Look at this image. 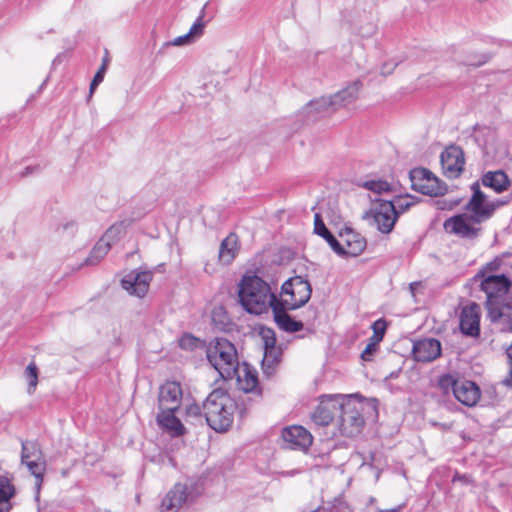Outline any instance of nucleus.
<instances>
[{
    "label": "nucleus",
    "instance_id": "f257e3e1",
    "mask_svg": "<svg viewBox=\"0 0 512 512\" xmlns=\"http://www.w3.org/2000/svg\"><path fill=\"white\" fill-rule=\"evenodd\" d=\"M241 306L250 314L261 315L276 306V294L257 275H244L238 285Z\"/></svg>",
    "mask_w": 512,
    "mask_h": 512
},
{
    "label": "nucleus",
    "instance_id": "f03ea898",
    "mask_svg": "<svg viewBox=\"0 0 512 512\" xmlns=\"http://www.w3.org/2000/svg\"><path fill=\"white\" fill-rule=\"evenodd\" d=\"M236 409V401L222 388L214 389L203 403L206 422L216 432H225L231 427Z\"/></svg>",
    "mask_w": 512,
    "mask_h": 512
},
{
    "label": "nucleus",
    "instance_id": "7ed1b4c3",
    "mask_svg": "<svg viewBox=\"0 0 512 512\" xmlns=\"http://www.w3.org/2000/svg\"><path fill=\"white\" fill-rule=\"evenodd\" d=\"M511 287V280L504 274H484L483 279H480V289L486 295V308L492 321H498L505 316Z\"/></svg>",
    "mask_w": 512,
    "mask_h": 512
},
{
    "label": "nucleus",
    "instance_id": "20e7f679",
    "mask_svg": "<svg viewBox=\"0 0 512 512\" xmlns=\"http://www.w3.org/2000/svg\"><path fill=\"white\" fill-rule=\"evenodd\" d=\"M336 417L339 434L345 437H355L361 433L364 426V403L355 395H342Z\"/></svg>",
    "mask_w": 512,
    "mask_h": 512
},
{
    "label": "nucleus",
    "instance_id": "39448f33",
    "mask_svg": "<svg viewBox=\"0 0 512 512\" xmlns=\"http://www.w3.org/2000/svg\"><path fill=\"white\" fill-rule=\"evenodd\" d=\"M207 359L223 379L234 377L239 360L235 346L224 338H218L207 348Z\"/></svg>",
    "mask_w": 512,
    "mask_h": 512
},
{
    "label": "nucleus",
    "instance_id": "423d86ee",
    "mask_svg": "<svg viewBox=\"0 0 512 512\" xmlns=\"http://www.w3.org/2000/svg\"><path fill=\"white\" fill-rule=\"evenodd\" d=\"M310 283L301 276L286 280L282 287L280 298L276 296V305L286 309H298L304 306L311 298Z\"/></svg>",
    "mask_w": 512,
    "mask_h": 512
},
{
    "label": "nucleus",
    "instance_id": "0eeeda50",
    "mask_svg": "<svg viewBox=\"0 0 512 512\" xmlns=\"http://www.w3.org/2000/svg\"><path fill=\"white\" fill-rule=\"evenodd\" d=\"M473 194L465 206L466 213L473 217L476 222L482 224L492 217L495 210L504 205L505 201L490 200L479 188L478 183L471 187Z\"/></svg>",
    "mask_w": 512,
    "mask_h": 512
},
{
    "label": "nucleus",
    "instance_id": "6e6552de",
    "mask_svg": "<svg viewBox=\"0 0 512 512\" xmlns=\"http://www.w3.org/2000/svg\"><path fill=\"white\" fill-rule=\"evenodd\" d=\"M410 180L412 188L424 195L440 196L447 190V186L425 168L411 170Z\"/></svg>",
    "mask_w": 512,
    "mask_h": 512
},
{
    "label": "nucleus",
    "instance_id": "1a4fd4ad",
    "mask_svg": "<svg viewBox=\"0 0 512 512\" xmlns=\"http://www.w3.org/2000/svg\"><path fill=\"white\" fill-rule=\"evenodd\" d=\"M367 220H372L377 229L384 234L390 233L397 221V213L391 201H378L364 215Z\"/></svg>",
    "mask_w": 512,
    "mask_h": 512
},
{
    "label": "nucleus",
    "instance_id": "9d476101",
    "mask_svg": "<svg viewBox=\"0 0 512 512\" xmlns=\"http://www.w3.org/2000/svg\"><path fill=\"white\" fill-rule=\"evenodd\" d=\"M480 223L468 213L452 216L444 221L443 228L449 233L460 238L474 239L481 231Z\"/></svg>",
    "mask_w": 512,
    "mask_h": 512
},
{
    "label": "nucleus",
    "instance_id": "9b49d317",
    "mask_svg": "<svg viewBox=\"0 0 512 512\" xmlns=\"http://www.w3.org/2000/svg\"><path fill=\"white\" fill-rule=\"evenodd\" d=\"M342 395H325L311 414L312 421L319 426H327L336 421Z\"/></svg>",
    "mask_w": 512,
    "mask_h": 512
},
{
    "label": "nucleus",
    "instance_id": "f8f14e48",
    "mask_svg": "<svg viewBox=\"0 0 512 512\" xmlns=\"http://www.w3.org/2000/svg\"><path fill=\"white\" fill-rule=\"evenodd\" d=\"M440 162L445 176L457 178L464 169V153L459 146L451 145L441 153Z\"/></svg>",
    "mask_w": 512,
    "mask_h": 512
},
{
    "label": "nucleus",
    "instance_id": "ddd939ff",
    "mask_svg": "<svg viewBox=\"0 0 512 512\" xmlns=\"http://www.w3.org/2000/svg\"><path fill=\"white\" fill-rule=\"evenodd\" d=\"M360 88H361L360 82L355 81L334 95L314 99V101L311 103V106H313V105L332 106V109L336 110V109L346 106V105L352 103L354 100H356L358 97Z\"/></svg>",
    "mask_w": 512,
    "mask_h": 512
},
{
    "label": "nucleus",
    "instance_id": "4468645a",
    "mask_svg": "<svg viewBox=\"0 0 512 512\" xmlns=\"http://www.w3.org/2000/svg\"><path fill=\"white\" fill-rule=\"evenodd\" d=\"M152 278L153 274L151 271L134 270L123 277L121 285L130 295L141 298L148 292Z\"/></svg>",
    "mask_w": 512,
    "mask_h": 512
},
{
    "label": "nucleus",
    "instance_id": "2eb2a0df",
    "mask_svg": "<svg viewBox=\"0 0 512 512\" xmlns=\"http://www.w3.org/2000/svg\"><path fill=\"white\" fill-rule=\"evenodd\" d=\"M282 438L290 449L301 451H306L313 441L311 433L299 425L284 428Z\"/></svg>",
    "mask_w": 512,
    "mask_h": 512
},
{
    "label": "nucleus",
    "instance_id": "dca6fc26",
    "mask_svg": "<svg viewBox=\"0 0 512 512\" xmlns=\"http://www.w3.org/2000/svg\"><path fill=\"white\" fill-rule=\"evenodd\" d=\"M182 389L178 382L168 381L159 389L158 406L159 409L176 411L181 404Z\"/></svg>",
    "mask_w": 512,
    "mask_h": 512
},
{
    "label": "nucleus",
    "instance_id": "f3484780",
    "mask_svg": "<svg viewBox=\"0 0 512 512\" xmlns=\"http://www.w3.org/2000/svg\"><path fill=\"white\" fill-rule=\"evenodd\" d=\"M413 358L418 362H431L441 355V343L434 338H424L414 342Z\"/></svg>",
    "mask_w": 512,
    "mask_h": 512
},
{
    "label": "nucleus",
    "instance_id": "a211bd4d",
    "mask_svg": "<svg viewBox=\"0 0 512 512\" xmlns=\"http://www.w3.org/2000/svg\"><path fill=\"white\" fill-rule=\"evenodd\" d=\"M453 394L462 404L472 407L480 399V389L472 381L456 380L453 382Z\"/></svg>",
    "mask_w": 512,
    "mask_h": 512
},
{
    "label": "nucleus",
    "instance_id": "6ab92c4d",
    "mask_svg": "<svg viewBox=\"0 0 512 512\" xmlns=\"http://www.w3.org/2000/svg\"><path fill=\"white\" fill-rule=\"evenodd\" d=\"M234 376L237 379L238 388L245 393L254 392L258 388L257 371L246 362L238 364Z\"/></svg>",
    "mask_w": 512,
    "mask_h": 512
},
{
    "label": "nucleus",
    "instance_id": "aec40b11",
    "mask_svg": "<svg viewBox=\"0 0 512 512\" xmlns=\"http://www.w3.org/2000/svg\"><path fill=\"white\" fill-rule=\"evenodd\" d=\"M188 500V488L185 484L177 483L167 493L162 501V508L166 511L179 510Z\"/></svg>",
    "mask_w": 512,
    "mask_h": 512
},
{
    "label": "nucleus",
    "instance_id": "412c9836",
    "mask_svg": "<svg viewBox=\"0 0 512 512\" xmlns=\"http://www.w3.org/2000/svg\"><path fill=\"white\" fill-rule=\"evenodd\" d=\"M477 305H471L463 308L460 317V329L469 336H477L479 334V311Z\"/></svg>",
    "mask_w": 512,
    "mask_h": 512
},
{
    "label": "nucleus",
    "instance_id": "4be33fe9",
    "mask_svg": "<svg viewBox=\"0 0 512 512\" xmlns=\"http://www.w3.org/2000/svg\"><path fill=\"white\" fill-rule=\"evenodd\" d=\"M290 309H286L282 306H273L272 312L274 315V320L278 327L289 333L300 331L303 328V323L301 321H296L293 319L287 311Z\"/></svg>",
    "mask_w": 512,
    "mask_h": 512
},
{
    "label": "nucleus",
    "instance_id": "5701e85b",
    "mask_svg": "<svg viewBox=\"0 0 512 512\" xmlns=\"http://www.w3.org/2000/svg\"><path fill=\"white\" fill-rule=\"evenodd\" d=\"M160 412L157 415L158 424L165 430L171 433L173 436L182 435L184 427L180 420L174 415L175 411L159 409Z\"/></svg>",
    "mask_w": 512,
    "mask_h": 512
},
{
    "label": "nucleus",
    "instance_id": "b1692460",
    "mask_svg": "<svg viewBox=\"0 0 512 512\" xmlns=\"http://www.w3.org/2000/svg\"><path fill=\"white\" fill-rule=\"evenodd\" d=\"M482 184L497 193H501L508 188L510 181L503 171L498 170L487 172L482 178Z\"/></svg>",
    "mask_w": 512,
    "mask_h": 512
},
{
    "label": "nucleus",
    "instance_id": "393cba45",
    "mask_svg": "<svg viewBox=\"0 0 512 512\" xmlns=\"http://www.w3.org/2000/svg\"><path fill=\"white\" fill-rule=\"evenodd\" d=\"M238 252V237L236 234H229L221 243L219 259L223 264H230Z\"/></svg>",
    "mask_w": 512,
    "mask_h": 512
},
{
    "label": "nucleus",
    "instance_id": "a878e982",
    "mask_svg": "<svg viewBox=\"0 0 512 512\" xmlns=\"http://www.w3.org/2000/svg\"><path fill=\"white\" fill-rule=\"evenodd\" d=\"M204 26L203 16L201 15L197 18L195 23L191 26L186 34L174 38L171 42H169V45L183 46L194 42L196 38L203 34Z\"/></svg>",
    "mask_w": 512,
    "mask_h": 512
},
{
    "label": "nucleus",
    "instance_id": "bb28decb",
    "mask_svg": "<svg viewBox=\"0 0 512 512\" xmlns=\"http://www.w3.org/2000/svg\"><path fill=\"white\" fill-rule=\"evenodd\" d=\"M343 244V255L358 256L366 247V241L359 234L347 232Z\"/></svg>",
    "mask_w": 512,
    "mask_h": 512
},
{
    "label": "nucleus",
    "instance_id": "cd10ccee",
    "mask_svg": "<svg viewBox=\"0 0 512 512\" xmlns=\"http://www.w3.org/2000/svg\"><path fill=\"white\" fill-rule=\"evenodd\" d=\"M281 354V349L276 345L264 348V357L262 360L264 374L271 376L274 373L275 366L280 362Z\"/></svg>",
    "mask_w": 512,
    "mask_h": 512
},
{
    "label": "nucleus",
    "instance_id": "c85d7f7f",
    "mask_svg": "<svg viewBox=\"0 0 512 512\" xmlns=\"http://www.w3.org/2000/svg\"><path fill=\"white\" fill-rule=\"evenodd\" d=\"M24 464L29 472L34 476L35 478V488L37 493H39L42 482H43V476L46 470V460L44 457L38 459V460H28L25 462H21Z\"/></svg>",
    "mask_w": 512,
    "mask_h": 512
},
{
    "label": "nucleus",
    "instance_id": "c756f323",
    "mask_svg": "<svg viewBox=\"0 0 512 512\" xmlns=\"http://www.w3.org/2000/svg\"><path fill=\"white\" fill-rule=\"evenodd\" d=\"M127 226L128 224L125 221L115 223L107 229L101 239L106 243L108 242V244L112 247V245L115 244L125 233Z\"/></svg>",
    "mask_w": 512,
    "mask_h": 512
},
{
    "label": "nucleus",
    "instance_id": "7c9ffc66",
    "mask_svg": "<svg viewBox=\"0 0 512 512\" xmlns=\"http://www.w3.org/2000/svg\"><path fill=\"white\" fill-rule=\"evenodd\" d=\"M111 249V246L100 239L95 246L93 247L92 251L90 252V255L86 259L87 265H96L98 262H100L109 252Z\"/></svg>",
    "mask_w": 512,
    "mask_h": 512
},
{
    "label": "nucleus",
    "instance_id": "2f4dec72",
    "mask_svg": "<svg viewBox=\"0 0 512 512\" xmlns=\"http://www.w3.org/2000/svg\"><path fill=\"white\" fill-rule=\"evenodd\" d=\"M44 457L40 446L35 441H25L22 442V453H21V462H25L28 460H38Z\"/></svg>",
    "mask_w": 512,
    "mask_h": 512
},
{
    "label": "nucleus",
    "instance_id": "473e14b6",
    "mask_svg": "<svg viewBox=\"0 0 512 512\" xmlns=\"http://www.w3.org/2000/svg\"><path fill=\"white\" fill-rule=\"evenodd\" d=\"M359 185L375 194H382L391 190V184L382 179H367Z\"/></svg>",
    "mask_w": 512,
    "mask_h": 512
},
{
    "label": "nucleus",
    "instance_id": "72a5a7b5",
    "mask_svg": "<svg viewBox=\"0 0 512 512\" xmlns=\"http://www.w3.org/2000/svg\"><path fill=\"white\" fill-rule=\"evenodd\" d=\"M15 488L10 479L0 476V504H10L9 500L14 496Z\"/></svg>",
    "mask_w": 512,
    "mask_h": 512
},
{
    "label": "nucleus",
    "instance_id": "f704fd0d",
    "mask_svg": "<svg viewBox=\"0 0 512 512\" xmlns=\"http://www.w3.org/2000/svg\"><path fill=\"white\" fill-rule=\"evenodd\" d=\"M394 206V210L397 213V216L400 213H403L410 209L414 204V198L411 196H401L397 197L394 201H391Z\"/></svg>",
    "mask_w": 512,
    "mask_h": 512
},
{
    "label": "nucleus",
    "instance_id": "c9c22d12",
    "mask_svg": "<svg viewBox=\"0 0 512 512\" xmlns=\"http://www.w3.org/2000/svg\"><path fill=\"white\" fill-rule=\"evenodd\" d=\"M386 328L387 324L385 320L379 319L375 321L372 325L373 335L369 339L374 341V343H380L383 340Z\"/></svg>",
    "mask_w": 512,
    "mask_h": 512
},
{
    "label": "nucleus",
    "instance_id": "e433bc0d",
    "mask_svg": "<svg viewBox=\"0 0 512 512\" xmlns=\"http://www.w3.org/2000/svg\"><path fill=\"white\" fill-rule=\"evenodd\" d=\"M25 377L28 381V392L31 393L35 390L38 380L37 367L34 363H30L26 367Z\"/></svg>",
    "mask_w": 512,
    "mask_h": 512
},
{
    "label": "nucleus",
    "instance_id": "4c0bfd02",
    "mask_svg": "<svg viewBox=\"0 0 512 512\" xmlns=\"http://www.w3.org/2000/svg\"><path fill=\"white\" fill-rule=\"evenodd\" d=\"M106 70H107V60L104 59L101 67L98 69L97 73L93 77L92 82L90 84L89 98L93 95L96 87L103 81Z\"/></svg>",
    "mask_w": 512,
    "mask_h": 512
},
{
    "label": "nucleus",
    "instance_id": "58836bf2",
    "mask_svg": "<svg viewBox=\"0 0 512 512\" xmlns=\"http://www.w3.org/2000/svg\"><path fill=\"white\" fill-rule=\"evenodd\" d=\"M313 101L314 100H312L308 104H306V106L302 110V113L307 118L315 117L317 114H320V113L328 110L329 108H332V106H320V105H313V106H311V103Z\"/></svg>",
    "mask_w": 512,
    "mask_h": 512
},
{
    "label": "nucleus",
    "instance_id": "ea45409f",
    "mask_svg": "<svg viewBox=\"0 0 512 512\" xmlns=\"http://www.w3.org/2000/svg\"><path fill=\"white\" fill-rule=\"evenodd\" d=\"M260 336L264 342V348L276 345L275 332L270 328H262L260 330Z\"/></svg>",
    "mask_w": 512,
    "mask_h": 512
},
{
    "label": "nucleus",
    "instance_id": "a19ab883",
    "mask_svg": "<svg viewBox=\"0 0 512 512\" xmlns=\"http://www.w3.org/2000/svg\"><path fill=\"white\" fill-rule=\"evenodd\" d=\"M379 343H374L371 339H369L368 344L365 349L361 353V358L363 361H371L373 359L374 354L378 350Z\"/></svg>",
    "mask_w": 512,
    "mask_h": 512
},
{
    "label": "nucleus",
    "instance_id": "79ce46f5",
    "mask_svg": "<svg viewBox=\"0 0 512 512\" xmlns=\"http://www.w3.org/2000/svg\"><path fill=\"white\" fill-rule=\"evenodd\" d=\"M501 260L495 259L489 263H487L483 270H481L477 275L476 279H483V275H491V272H495L500 268Z\"/></svg>",
    "mask_w": 512,
    "mask_h": 512
},
{
    "label": "nucleus",
    "instance_id": "37998d69",
    "mask_svg": "<svg viewBox=\"0 0 512 512\" xmlns=\"http://www.w3.org/2000/svg\"><path fill=\"white\" fill-rule=\"evenodd\" d=\"M198 339L191 335H184L179 339V346L182 349L193 350L197 347Z\"/></svg>",
    "mask_w": 512,
    "mask_h": 512
},
{
    "label": "nucleus",
    "instance_id": "c03bdc74",
    "mask_svg": "<svg viewBox=\"0 0 512 512\" xmlns=\"http://www.w3.org/2000/svg\"><path fill=\"white\" fill-rule=\"evenodd\" d=\"M314 232L318 235L321 233H328V229L325 226L319 213L314 215Z\"/></svg>",
    "mask_w": 512,
    "mask_h": 512
},
{
    "label": "nucleus",
    "instance_id": "a18cd8bd",
    "mask_svg": "<svg viewBox=\"0 0 512 512\" xmlns=\"http://www.w3.org/2000/svg\"><path fill=\"white\" fill-rule=\"evenodd\" d=\"M326 241L337 254L343 255V244L339 243L333 235H331V237Z\"/></svg>",
    "mask_w": 512,
    "mask_h": 512
},
{
    "label": "nucleus",
    "instance_id": "49530a36",
    "mask_svg": "<svg viewBox=\"0 0 512 512\" xmlns=\"http://www.w3.org/2000/svg\"><path fill=\"white\" fill-rule=\"evenodd\" d=\"M326 241L337 254L343 255V244L339 243L333 235H331V237Z\"/></svg>",
    "mask_w": 512,
    "mask_h": 512
},
{
    "label": "nucleus",
    "instance_id": "de8ad7c7",
    "mask_svg": "<svg viewBox=\"0 0 512 512\" xmlns=\"http://www.w3.org/2000/svg\"><path fill=\"white\" fill-rule=\"evenodd\" d=\"M186 415L188 417H199L201 416V408L197 404L189 405L186 408Z\"/></svg>",
    "mask_w": 512,
    "mask_h": 512
},
{
    "label": "nucleus",
    "instance_id": "09e8293b",
    "mask_svg": "<svg viewBox=\"0 0 512 512\" xmlns=\"http://www.w3.org/2000/svg\"><path fill=\"white\" fill-rule=\"evenodd\" d=\"M488 61V56L480 55L478 59H469L465 62V64L470 66H480Z\"/></svg>",
    "mask_w": 512,
    "mask_h": 512
},
{
    "label": "nucleus",
    "instance_id": "8fccbe9b",
    "mask_svg": "<svg viewBox=\"0 0 512 512\" xmlns=\"http://www.w3.org/2000/svg\"><path fill=\"white\" fill-rule=\"evenodd\" d=\"M396 66H397V63H395V62L384 63L381 67L380 72L382 75H389L392 73V71L395 69Z\"/></svg>",
    "mask_w": 512,
    "mask_h": 512
},
{
    "label": "nucleus",
    "instance_id": "3c124183",
    "mask_svg": "<svg viewBox=\"0 0 512 512\" xmlns=\"http://www.w3.org/2000/svg\"><path fill=\"white\" fill-rule=\"evenodd\" d=\"M503 384L507 387H512V366L509 369L508 376L503 380Z\"/></svg>",
    "mask_w": 512,
    "mask_h": 512
},
{
    "label": "nucleus",
    "instance_id": "603ef678",
    "mask_svg": "<svg viewBox=\"0 0 512 512\" xmlns=\"http://www.w3.org/2000/svg\"><path fill=\"white\" fill-rule=\"evenodd\" d=\"M502 318H504V319H505V321H506V323H507V328H508L510 331H512V316H510V315H506V314H505V316H503Z\"/></svg>",
    "mask_w": 512,
    "mask_h": 512
},
{
    "label": "nucleus",
    "instance_id": "864d4df0",
    "mask_svg": "<svg viewBox=\"0 0 512 512\" xmlns=\"http://www.w3.org/2000/svg\"><path fill=\"white\" fill-rule=\"evenodd\" d=\"M456 481H464V482H468V477L466 475H455L453 477V482H456Z\"/></svg>",
    "mask_w": 512,
    "mask_h": 512
},
{
    "label": "nucleus",
    "instance_id": "5fc2aeb1",
    "mask_svg": "<svg viewBox=\"0 0 512 512\" xmlns=\"http://www.w3.org/2000/svg\"><path fill=\"white\" fill-rule=\"evenodd\" d=\"M10 508V504H0V512H8Z\"/></svg>",
    "mask_w": 512,
    "mask_h": 512
},
{
    "label": "nucleus",
    "instance_id": "6e6d98bb",
    "mask_svg": "<svg viewBox=\"0 0 512 512\" xmlns=\"http://www.w3.org/2000/svg\"><path fill=\"white\" fill-rule=\"evenodd\" d=\"M418 286H420V283H419V282H413V283H411V284H410V286H409V287H410V290H411L412 294H414V291L416 290V288H417Z\"/></svg>",
    "mask_w": 512,
    "mask_h": 512
},
{
    "label": "nucleus",
    "instance_id": "4d7b16f0",
    "mask_svg": "<svg viewBox=\"0 0 512 512\" xmlns=\"http://www.w3.org/2000/svg\"><path fill=\"white\" fill-rule=\"evenodd\" d=\"M509 360L512 362V344L506 350Z\"/></svg>",
    "mask_w": 512,
    "mask_h": 512
},
{
    "label": "nucleus",
    "instance_id": "13d9d810",
    "mask_svg": "<svg viewBox=\"0 0 512 512\" xmlns=\"http://www.w3.org/2000/svg\"><path fill=\"white\" fill-rule=\"evenodd\" d=\"M399 372H400V370L390 373L389 376L386 377V379H394V378L398 377Z\"/></svg>",
    "mask_w": 512,
    "mask_h": 512
},
{
    "label": "nucleus",
    "instance_id": "bf43d9fd",
    "mask_svg": "<svg viewBox=\"0 0 512 512\" xmlns=\"http://www.w3.org/2000/svg\"><path fill=\"white\" fill-rule=\"evenodd\" d=\"M400 507L389 509V510H379V512H400Z\"/></svg>",
    "mask_w": 512,
    "mask_h": 512
},
{
    "label": "nucleus",
    "instance_id": "052dcab7",
    "mask_svg": "<svg viewBox=\"0 0 512 512\" xmlns=\"http://www.w3.org/2000/svg\"><path fill=\"white\" fill-rule=\"evenodd\" d=\"M331 232L328 230V233H321L319 236L323 237L325 240H327L329 237H331Z\"/></svg>",
    "mask_w": 512,
    "mask_h": 512
},
{
    "label": "nucleus",
    "instance_id": "680f3d73",
    "mask_svg": "<svg viewBox=\"0 0 512 512\" xmlns=\"http://www.w3.org/2000/svg\"><path fill=\"white\" fill-rule=\"evenodd\" d=\"M203 8H206V5H203ZM204 16V9H202L200 16Z\"/></svg>",
    "mask_w": 512,
    "mask_h": 512
},
{
    "label": "nucleus",
    "instance_id": "e2e57ef3",
    "mask_svg": "<svg viewBox=\"0 0 512 512\" xmlns=\"http://www.w3.org/2000/svg\"><path fill=\"white\" fill-rule=\"evenodd\" d=\"M314 512H318V511H314Z\"/></svg>",
    "mask_w": 512,
    "mask_h": 512
}]
</instances>
